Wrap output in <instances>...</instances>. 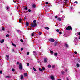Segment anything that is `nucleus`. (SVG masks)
<instances>
[{
	"mask_svg": "<svg viewBox=\"0 0 80 80\" xmlns=\"http://www.w3.org/2000/svg\"><path fill=\"white\" fill-rule=\"evenodd\" d=\"M77 62L76 64V66L77 67H80V59H78L77 60Z\"/></svg>",
	"mask_w": 80,
	"mask_h": 80,
	"instance_id": "1",
	"label": "nucleus"
},
{
	"mask_svg": "<svg viewBox=\"0 0 80 80\" xmlns=\"http://www.w3.org/2000/svg\"><path fill=\"white\" fill-rule=\"evenodd\" d=\"M66 30H72V28L71 27V26H69L68 27L66 28Z\"/></svg>",
	"mask_w": 80,
	"mask_h": 80,
	"instance_id": "2",
	"label": "nucleus"
},
{
	"mask_svg": "<svg viewBox=\"0 0 80 80\" xmlns=\"http://www.w3.org/2000/svg\"><path fill=\"white\" fill-rule=\"evenodd\" d=\"M31 27H36V26H37V23H31Z\"/></svg>",
	"mask_w": 80,
	"mask_h": 80,
	"instance_id": "3",
	"label": "nucleus"
},
{
	"mask_svg": "<svg viewBox=\"0 0 80 80\" xmlns=\"http://www.w3.org/2000/svg\"><path fill=\"white\" fill-rule=\"evenodd\" d=\"M49 41L50 42H51V43H53L55 42V39L52 38H50L49 39Z\"/></svg>",
	"mask_w": 80,
	"mask_h": 80,
	"instance_id": "4",
	"label": "nucleus"
},
{
	"mask_svg": "<svg viewBox=\"0 0 80 80\" xmlns=\"http://www.w3.org/2000/svg\"><path fill=\"white\" fill-rule=\"evenodd\" d=\"M19 70H22V68H23V66H22V64L20 63L19 64Z\"/></svg>",
	"mask_w": 80,
	"mask_h": 80,
	"instance_id": "5",
	"label": "nucleus"
},
{
	"mask_svg": "<svg viewBox=\"0 0 80 80\" xmlns=\"http://www.w3.org/2000/svg\"><path fill=\"white\" fill-rule=\"evenodd\" d=\"M58 43V41H55L54 43V46H56Z\"/></svg>",
	"mask_w": 80,
	"mask_h": 80,
	"instance_id": "6",
	"label": "nucleus"
},
{
	"mask_svg": "<svg viewBox=\"0 0 80 80\" xmlns=\"http://www.w3.org/2000/svg\"><path fill=\"white\" fill-rule=\"evenodd\" d=\"M4 42H5V40L4 39H2L1 41H0L1 43H3Z\"/></svg>",
	"mask_w": 80,
	"mask_h": 80,
	"instance_id": "7",
	"label": "nucleus"
},
{
	"mask_svg": "<svg viewBox=\"0 0 80 80\" xmlns=\"http://www.w3.org/2000/svg\"><path fill=\"white\" fill-rule=\"evenodd\" d=\"M33 54L34 55H37V53L36 52L34 51L33 52Z\"/></svg>",
	"mask_w": 80,
	"mask_h": 80,
	"instance_id": "8",
	"label": "nucleus"
},
{
	"mask_svg": "<svg viewBox=\"0 0 80 80\" xmlns=\"http://www.w3.org/2000/svg\"><path fill=\"white\" fill-rule=\"evenodd\" d=\"M51 78L52 80H55V78H54V77L53 76H51Z\"/></svg>",
	"mask_w": 80,
	"mask_h": 80,
	"instance_id": "9",
	"label": "nucleus"
},
{
	"mask_svg": "<svg viewBox=\"0 0 80 80\" xmlns=\"http://www.w3.org/2000/svg\"><path fill=\"white\" fill-rule=\"evenodd\" d=\"M44 61L45 63L47 62V58H44Z\"/></svg>",
	"mask_w": 80,
	"mask_h": 80,
	"instance_id": "10",
	"label": "nucleus"
},
{
	"mask_svg": "<svg viewBox=\"0 0 80 80\" xmlns=\"http://www.w3.org/2000/svg\"><path fill=\"white\" fill-rule=\"evenodd\" d=\"M24 75L25 77H27V75H28V74H27V73H24Z\"/></svg>",
	"mask_w": 80,
	"mask_h": 80,
	"instance_id": "11",
	"label": "nucleus"
},
{
	"mask_svg": "<svg viewBox=\"0 0 80 80\" xmlns=\"http://www.w3.org/2000/svg\"><path fill=\"white\" fill-rule=\"evenodd\" d=\"M21 80H22V79L23 78V75H21Z\"/></svg>",
	"mask_w": 80,
	"mask_h": 80,
	"instance_id": "12",
	"label": "nucleus"
},
{
	"mask_svg": "<svg viewBox=\"0 0 80 80\" xmlns=\"http://www.w3.org/2000/svg\"><path fill=\"white\" fill-rule=\"evenodd\" d=\"M45 29L46 30H49V28H48V27H45Z\"/></svg>",
	"mask_w": 80,
	"mask_h": 80,
	"instance_id": "13",
	"label": "nucleus"
},
{
	"mask_svg": "<svg viewBox=\"0 0 80 80\" xmlns=\"http://www.w3.org/2000/svg\"><path fill=\"white\" fill-rule=\"evenodd\" d=\"M65 46L66 47H67V48H68V45L66 43L65 44Z\"/></svg>",
	"mask_w": 80,
	"mask_h": 80,
	"instance_id": "14",
	"label": "nucleus"
},
{
	"mask_svg": "<svg viewBox=\"0 0 80 80\" xmlns=\"http://www.w3.org/2000/svg\"><path fill=\"white\" fill-rule=\"evenodd\" d=\"M12 44L13 46H14V47H16V45L15 44H14L13 42H12Z\"/></svg>",
	"mask_w": 80,
	"mask_h": 80,
	"instance_id": "15",
	"label": "nucleus"
},
{
	"mask_svg": "<svg viewBox=\"0 0 80 80\" xmlns=\"http://www.w3.org/2000/svg\"><path fill=\"white\" fill-rule=\"evenodd\" d=\"M55 56H57L58 55V53L57 52H55L54 53Z\"/></svg>",
	"mask_w": 80,
	"mask_h": 80,
	"instance_id": "16",
	"label": "nucleus"
},
{
	"mask_svg": "<svg viewBox=\"0 0 80 80\" xmlns=\"http://www.w3.org/2000/svg\"><path fill=\"white\" fill-rule=\"evenodd\" d=\"M65 2H64V3H65V4H67V1H68V0H64Z\"/></svg>",
	"mask_w": 80,
	"mask_h": 80,
	"instance_id": "17",
	"label": "nucleus"
},
{
	"mask_svg": "<svg viewBox=\"0 0 80 80\" xmlns=\"http://www.w3.org/2000/svg\"><path fill=\"white\" fill-rule=\"evenodd\" d=\"M58 20H59V21H61V18H58Z\"/></svg>",
	"mask_w": 80,
	"mask_h": 80,
	"instance_id": "18",
	"label": "nucleus"
},
{
	"mask_svg": "<svg viewBox=\"0 0 80 80\" xmlns=\"http://www.w3.org/2000/svg\"><path fill=\"white\" fill-rule=\"evenodd\" d=\"M28 25H29V23L28 22L26 23V26L27 27H28Z\"/></svg>",
	"mask_w": 80,
	"mask_h": 80,
	"instance_id": "19",
	"label": "nucleus"
},
{
	"mask_svg": "<svg viewBox=\"0 0 80 80\" xmlns=\"http://www.w3.org/2000/svg\"><path fill=\"white\" fill-rule=\"evenodd\" d=\"M33 70H34V71L37 72V70L35 68V67H33Z\"/></svg>",
	"mask_w": 80,
	"mask_h": 80,
	"instance_id": "20",
	"label": "nucleus"
},
{
	"mask_svg": "<svg viewBox=\"0 0 80 80\" xmlns=\"http://www.w3.org/2000/svg\"><path fill=\"white\" fill-rule=\"evenodd\" d=\"M6 10H8V9H10V8L8 7H7L6 8Z\"/></svg>",
	"mask_w": 80,
	"mask_h": 80,
	"instance_id": "21",
	"label": "nucleus"
},
{
	"mask_svg": "<svg viewBox=\"0 0 80 80\" xmlns=\"http://www.w3.org/2000/svg\"><path fill=\"white\" fill-rule=\"evenodd\" d=\"M39 71H41V72H42L43 71V70H42V68H39Z\"/></svg>",
	"mask_w": 80,
	"mask_h": 80,
	"instance_id": "22",
	"label": "nucleus"
},
{
	"mask_svg": "<svg viewBox=\"0 0 80 80\" xmlns=\"http://www.w3.org/2000/svg\"><path fill=\"white\" fill-rule=\"evenodd\" d=\"M35 35V34H34V33H32L31 34V36H32V37H33Z\"/></svg>",
	"mask_w": 80,
	"mask_h": 80,
	"instance_id": "23",
	"label": "nucleus"
},
{
	"mask_svg": "<svg viewBox=\"0 0 80 80\" xmlns=\"http://www.w3.org/2000/svg\"><path fill=\"white\" fill-rule=\"evenodd\" d=\"M48 68H51V65L49 64L48 66Z\"/></svg>",
	"mask_w": 80,
	"mask_h": 80,
	"instance_id": "24",
	"label": "nucleus"
},
{
	"mask_svg": "<svg viewBox=\"0 0 80 80\" xmlns=\"http://www.w3.org/2000/svg\"><path fill=\"white\" fill-rule=\"evenodd\" d=\"M33 23H36V20H34V21H33Z\"/></svg>",
	"mask_w": 80,
	"mask_h": 80,
	"instance_id": "25",
	"label": "nucleus"
},
{
	"mask_svg": "<svg viewBox=\"0 0 80 80\" xmlns=\"http://www.w3.org/2000/svg\"><path fill=\"white\" fill-rule=\"evenodd\" d=\"M42 70H45V68L43 67H42Z\"/></svg>",
	"mask_w": 80,
	"mask_h": 80,
	"instance_id": "26",
	"label": "nucleus"
},
{
	"mask_svg": "<svg viewBox=\"0 0 80 80\" xmlns=\"http://www.w3.org/2000/svg\"><path fill=\"white\" fill-rule=\"evenodd\" d=\"M50 53H52V54H53V51H50Z\"/></svg>",
	"mask_w": 80,
	"mask_h": 80,
	"instance_id": "27",
	"label": "nucleus"
},
{
	"mask_svg": "<svg viewBox=\"0 0 80 80\" xmlns=\"http://www.w3.org/2000/svg\"><path fill=\"white\" fill-rule=\"evenodd\" d=\"M33 7H34V8H35V7H36V6L35 5V4H33Z\"/></svg>",
	"mask_w": 80,
	"mask_h": 80,
	"instance_id": "28",
	"label": "nucleus"
},
{
	"mask_svg": "<svg viewBox=\"0 0 80 80\" xmlns=\"http://www.w3.org/2000/svg\"><path fill=\"white\" fill-rule=\"evenodd\" d=\"M20 31L19 30H17V33H20Z\"/></svg>",
	"mask_w": 80,
	"mask_h": 80,
	"instance_id": "29",
	"label": "nucleus"
},
{
	"mask_svg": "<svg viewBox=\"0 0 80 80\" xmlns=\"http://www.w3.org/2000/svg\"><path fill=\"white\" fill-rule=\"evenodd\" d=\"M19 21L20 22H22V20L20 18L19 19Z\"/></svg>",
	"mask_w": 80,
	"mask_h": 80,
	"instance_id": "30",
	"label": "nucleus"
},
{
	"mask_svg": "<svg viewBox=\"0 0 80 80\" xmlns=\"http://www.w3.org/2000/svg\"><path fill=\"white\" fill-rule=\"evenodd\" d=\"M39 34L40 35H42V32H39Z\"/></svg>",
	"mask_w": 80,
	"mask_h": 80,
	"instance_id": "31",
	"label": "nucleus"
},
{
	"mask_svg": "<svg viewBox=\"0 0 80 80\" xmlns=\"http://www.w3.org/2000/svg\"><path fill=\"white\" fill-rule=\"evenodd\" d=\"M74 53H75V54L76 55L77 54V52H76V51H75L74 52Z\"/></svg>",
	"mask_w": 80,
	"mask_h": 80,
	"instance_id": "32",
	"label": "nucleus"
},
{
	"mask_svg": "<svg viewBox=\"0 0 80 80\" xmlns=\"http://www.w3.org/2000/svg\"><path fill=\"white\" fill-rule=\"evenodd\" d=\"M24 9L26 10H28L27 9V7L24 8Z\"/></svg>",
	"mask_w": 80,
	"mask_h": 80,
	"instance_id": "33",
	"label": "nucleus"
},
{
	"mask_svg": "<svg viewBox=\"0 0 80 80\" xmlns=\"http://www.w3.org/2000/svg\"><path fill=\"white\" fill-rule=\"evenodd\" d=\"M12 72H14L15 71V69H13V68H12Z\"/></svg>",
	"mask_w": 80,
	"mask_h": 80,
	"instance_id": "34",
	"label": "nucleus"
},
{
	"mask_svg": "<svg viewBox=\"0 0 80 80\" xmlns=\"http://www.w3.org/2000/svg\"><path fill=\"white\" fill-rule=\"evenodd\" d=\"M6 78H10V77L9 76H6Z\"/></svg>",
	"mask_w": 80,
	"mask_h": 80,
	"instance_id": "35",
	"label": "nucleus"
},
{
	"mask_svg": "<svg viewBox=\"0 0 80 80\" xmlns=\"http://www.w3.org/2000/svg\"><path fill=\"white\" fill-rule=\"evenodd\" d=\"M74 3H76V4H78V2H77V1H75L74 2Z\"/></svg>",
	"mask_w": 80,
	"mask_h": 80,
	"instance_id": "36",
	"label": "nucleus"
},
{
	"mask_svg": "<svg viewBox=\"0 0 80 80\" xmlns=\"http://www.w3.org/2000/svg\"><path fill=\"white\" fill-rule=\"evenodd\" d=\"M6 37H9V35H8V34L6 35Z\"/></svg>",
	"mask_w": 80,
	"mask_h": 80,
	"instance_id": "37",
	"label": "nucleus"
},
{
	"mask_svg": "<svg viewBox=\"0 0 80 80\" xmlns=\"http://www.w3.org/2000/svg\"><path fill=\"white\" fill-rule=\"evenodd\" d=\"M20 41L21 42H23V40L22 39H21L20 40Z\"/></svg>",
	"mask_w": 80,
	"mask_h": 80,
	"instance_id": "38",
	"label": "nucleus"
},
{
	"mask_svg": "<svg viewBox=\"0 0 80 80\" xmlns=\"http://www.w3.org/2000/svg\"><path fill=\"white\" fill-rule=\"evenodd\" d=\"M30 54V52H28L27 53V55H28Z\"/></svg>",
	"mask_w": 80,
	"mask_h": 80,
	"instance_id": "39",
	"label": "nucleus"
},
{
	"mask_svg": "<svg viewBox=\"0 0 80 80\" xmlns=\"http://www.w3.org/2000/svg\"><path fill=\"white\" fill-rule=\"evenodd\" d=\"M6 57H7V58H8V57H9V55H7Z\"/></svg>",
	"mask_w": 80,
	"mask_h": 80,
	"instance_id": "40",
	"label": "nucleus"
},
{
	"mask_svg": "<svg viewBox=\"0 0 80 80\" xmlns=\"http://www.w3.org/2000/svg\"><path fill=\"white\" fill-rule=\"evenodd\" d=\"M55 67V65H53L52 66V68H54Z\"/></svg>",
	"mask_w": 80,
	"mask_h": 80,
	"instance_id": "41",
	"label": "nucleus"
},
{
	"mask_svg": "<svg viewBox=\"0 0 80 80\" xmlns=\"http://www.w3.org/2000/svg\"><path fill=\"white\" fill-rule=\"evenodd\" d=\"M45 3L46 5H48V2H46Z\"/></svg>",
	"mask_w": 80,
	"mask_h": 80,
	"instance_id": "42",
	"label": "nucleus"
},
{
	"mask_svg": "<svg viewBox=\"0 0 80 80\" xmlns=\"http://www.w3.org/2000/svg\"><path fill=\"white\" fill-rule=\"evenodd\" d=\"M0 74H2V71H0Z\"/></svg>",
	"mask_w": 80,
	"mask_h": 80,
	"instance_id": "43",
	"label": "nucleus"
},
{
	"mask_svg": "<svg viewBox=\"0 0 80 80\" xmlns=\"http://www.w3.org/2000/svg\"><path fill=\"white\" fill-rule=\"evenodd\" d=\"M56 31L57 32H59V30L58 29H57L56 30Z\"/></svg>",
	"mask_w": 80,
	"mask_h": 80,
	"instance_id": "44",
	"label": "nucleus"
},
{
	"mask_svg": "<svg viewBox=\"0 0 80 80\" xmlns=\"http://www.w3.org/2000/svg\"><path fill=\"white\" fill-rule=\"evenodd\" d=\"M27 65H28V66H29V63L28 62L27 63Z\"/></svg>",
	"mask_w": 80,
	"mask_h": 80,
	"instance_id": "45",
	"label": "nucleus"
},
{
	"mask_svg": "<svg viewBox=\"0 0 80 80\" xmlns=\"http://www.w3.org/2000/svg\"><path fill=\"white\" fill-rule=\"evenodd\" d=\"M11 50L12 52H14V49H12Z\"/></svg>",
	"mask_w": 80,
	"mask_h": 80,
	"instance_id": "46",
	"label": "nucleus"
},
{
	"mask_svg": "<svg viewBox=\"0 0 80 80\" xmlns=\"http://www.w3.org/2000/svg\"><path fill=\"white\" fill-rule=\"evenodd\" d=\"M2 30H5V28H2Z\"/></svg>",
	"mask_w": 80,
	"mask_h": 80,
	"instance_id": "47",
	"label": "nucleus"
},
{
	"mask_svg": "<svg viewBox=\"0 0 80 80\" xmlns=\"http://www.w3.org/2000/svg\"><path fill=\"white\" fill-rule=\"evenodd\" d=\"M23 48H21V51H23Z\"/></svg>",
	"mask_w": 80,
	"mask_h": 80,
	"instance_id": "48",
	"label": "nucleus"
},
{
	"mask_svg": "<svg viewBox=\"0 0 80 80\" xmlns=\"http://www.w3.org/2000/svg\"><path fill=\"white\" fill-rule=\"evenodd\" d=\"M28 11L29 12H31V10L29 9Z\"/></svg>",
	"mask_w": 80,
	"mask_h": 80,
	"instance_id": "49",
	"label": "nucleus"
},
{
	"mask_svg": "<svg viewBox=\"0 0 80 80\" xmlns=\"http://www.w3.org/2000/svg\"><path fill=\"white\" fill-rule=\"evenodd\" d=\"M58 18V16H55V18Z\"/></svg>",
	"mask_w": 80,
	"mask_h": 80,
	"instance_id": "50",
	"label": "nucleus"
},
{
	"mask_svg": "<svg viewBox=\"0 0 80 80\" xmlns=\"http://www.w3.org/2000/svg\"><path fill=\"white\" fill-rule=\"evenodd\" d=\"M17 64V65H18V64H19V62H17V63H16Z\"/></svg>",
	"mask_w": 80,
	"mask_h": 80,
	"instance_id": "51",
	"label": "nucleus"
},
{
	"mask_svg": "<svg viewBox=\"0 0 80 80\" xmlns=\"http://www.w3.org/2000/svg\"><path fill=\"white\" fill-rule=\"evenodd\" d=\"M70 8L71 9H72V8H73V7H70Z\"/></svg>",
	"mask_w": 80,
	"mask_h": 80,
	"instance_id": "52",
	"label": "nucleus"
},
{
	"mask_svg": "<svg viewBox=\"0 0 80 80\" xmlns=\"http://www.w3.org/2000/svg\"><path fill=\"white\" fill-rule=\"evenodd\" d=\"M66 79L67 80H69L68 79V77H66Z\"/></svg>",
	"mask_w": 80,
	"mask_h": 80,
	"instance_id": "53",
	"label": "nucleus"
},
{
	"mask_svg": "<svg viewBox=\"0 0 80 80\" xmlns=\"http://www.w3.org/2000/svg\"><path fill=\"white\" fill-rule=\"evenodd\" d=\"M59 34L60 35H61V34H62V32H59Z\"/></svg>",
	"mask_w": 80,
	"mask_h": 80,
	"instance_id": "54",
	"label": "nucleus"
},
{
	"mask_svg": "<svg viewBox=\"0 0 80 80\" xmlns=\"http://www.w3.org/2000/svg\"><path fill=\"white\" fill-rule=\"evenodd\" d=\"M62 74H63V73H64V72H62Z\"/></svg>",
	"mask_w": 80,
	"mask_h": 80,
	"instance_id": "55",
	"label": "nucleus"
},
{
	"mask_svg": "<svg viewBox=\"0 0 80 80\" xmlns=\"http://www.w3.org/2000/svg\"><path fill=\"white\" fill-rule=\"evenodd\" d=\"M24 20H25V19H26V18L25 17H24Z\"/></svg>",
	"mask_w": 80,
	"mask_h": 80,
	"instance_id": "56",
	"label": "nucleus"
},
{
	"mask_svg": "<svg viewBox=\"0 0 80 80\" xmlns=\"http://www.w3.org/2000/svg\"><path fill=\"white\" fill-rule=\"evenodd\" d=\"M78 35H80V32H79Z\"/></svg>",
	"mask_w": 80,
	"mask_h": 80,
	"instance_id": "57",
	"label": "nucleus"
},
{
	"mask_svg": "<svg viewBox=\"0 0 80 80\" xmlns=\"http://www.w3.org/2000/svg\"><path fill=\"white\" fill-rule=\"evenodd\" d=\"M65 71H66V72H67L68 71V70L67 69H66L65 70Z\"/></svg>",
	"mask_w": 80,
	"mask_h": 80,
	"instance_id": "58",
	"label": "nucleus"
},
{
	"mask_svg": "<svg viewBox=\"0 0 80 80\" xmlns=\"http://www.w3.org/2000/svg\"><path fill=\"white\" fill-rule=\"evenodd\" d=\"M38 63H39L40 62V61H38Z\"/></svg>",
	"mask_w": 80,
	"mask_h": 80,
	"instance_id": "59",
	"label": "nucleus"
},
{
	"mask_svg": "<svg viewBox=\"0 0 80 80\" xmlns=\"http://www.w3.org/2000/svg\"><path fill=\"white\" fill-rule=\"evenodd\" d=\"M17 9H18V7H17Z\"/></svg>",
	"mask_w": 80,
	"mask_h": 80,
	"instance_id": "60",
	"label": "nucleus"
},
{
	"mask_svg": "<svg viewBox=\"0 0 80 80\" xmlns=\"http://www.w3.org/2000/svg\"><path fill=\"white\" fill-rule=\"evenodd\" d=\"M7 48H8V46H7Z\"/></svg>",
	"mask_w": 80,
	"mask_h": 80,
	"instance_id": "61",
	"label": "nucleus"
},
{
	"mask_svg": "<svg viewBox=\"0 0 80 80\" xmlns=\"http://www.w3.org/2000/svg\"><path fill=\"white\" fill-rule=\"evenodd\" d=\"M79 39H80V36L79 37Z\"/></svg>",
	"mask_w": 80,
	"mask_h": 80,
	"instance_id": "62",
	"label": "nucleus"
},
{
	"mask_svg": "<svg viewBox=\"0 0 80 80\" xmlns=\"http://www.w3.org/2000/svg\"><path fill=\"white\" fill-rule=\"evenodd\" d=\"M63 36H64V37H65V35H64Z\"/></svg>",
	"mask_w": 80,
	"mask_h": 80,
	"instance_id": "63",
	"label": "nucleus"
},
{
	"mask_svg": "<svg viewBox=\"0 0 80 80\" xmlns=\"http://www.w3.org/2000/svg\"><path fill=\"white\" fill-rule=\"evenodd\" d=\"M58 80H61V79H58Z\"/></svg>",
	"mask_w": 80,
	"mask_h": 80,
	"instance_id": "64",
	"label": "nucleus"
}]
</instances>
